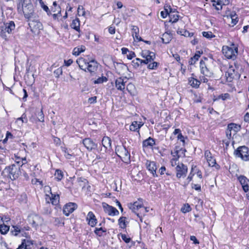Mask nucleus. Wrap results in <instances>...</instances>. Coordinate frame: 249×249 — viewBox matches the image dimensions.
<instances>
[{"label": "nucleus", "mask_w": 249, "mask_h": 249, "mask_svg": "<svg viewBox=\"0 0 249 249\" xmlns=\"http://www.w3.org/2000/svg\"><path fill=\"white\" fill-rule=\"evenodd\" d=\"M51 15L52 16L53 20L59 21L60 19L62 20V19L60 18H62L61 12H57L53 14L52 13V15Z\"/></svg>", "instance_id": "nucleus-60"}, {"label": "nucleus", "mask_w": 249, "mask_h": 249, "mask_svg": "<svg viewBox=\"0 0 249 249\" xmlns=\"http://www.w3.org/2000/svg\"><path fill=\"white\" fill-rule=\"evenodd\" d=\"M228 132L233 130L235 132H237L241 129V126L239 124L235 123H231L228 125Z\"/></svg>", "instance_id": "nucleus-46"}, {"label": "nucleus", "mask_w": 249, "mask_h": 249, "mask_svg": "<svg viewBox=\"0 0 249 249\" xmlns=\"http://www.w3.org/2000/svg\"><path fill=\"white\" fill-rule=\"evenodd\" d=\"M202 50L196 51L193 56L191 57L188 60L189 65H194L198 60L201 55L203 54Z\"/></svg>", "instance_id": "nucleus-33"}, {"label": "nucleus", "mask_w": 249, "mask_h": 249, "mask_svg": "<svg viewBox=\"0 0 249 249\" xmlns=\"http://www.w3.org/2000/svg\"><path fill=\"white\" fill-rule=\"evenodd\" d=\"M202 35L203 37L209 39L215 37V36L211 31H203L202 32Z\"/></svg>", "instance_id": "nucleus-54"}, {"label": "nucleus", "mask_w": 249, "mask_h": 249, "mask_svg": "<svg viewBox=\"0 0 249 249\" xmlns=\"http://www.w3.org/2000/svg\"><path fill=\"white\" fill-rule=\"evenodd\" d=\"M142 125L141 122L139 124L137 121H134L129 126V129L131 131L137 132L140 134V129Z\"/></svg>", "instance_id": "nucleus-38"}, {"label": "nucleus", "mask_w": 249, "mask_h": 249, "mask_svg": "<svg viewBox=\"0 0 249 249\" xmlns=\"http://www.w3.org/2000/svg\"><path fill=\"white\" fill-rule=\"evenodd\" d=\"M27 220L32 227L35 228H36L43 221V219L41 216L35 213H30L28 216Z\"/></svg>", "instance_id": "nucleus-12"}, {"label": "nucleus", "mask_w": 249, "mask_h": 249, "mask_svg": "<svg viewBox=\"0 0 249 249\" xmlns=\"http://www.w3.org/2000/svg\"><path fill=\"white\" fill-rule=\"evenodd\" d=\"M234 155L244 161H249V148L245 145L240 146L234 151Z\"/></svg>", "instance_id": "nucleus-7"}, {"label": "nucleus", "mask_w": 249, "mask_h": 249, "mask_svg": "<svg viewBox=\"0 0 249 249\" xmlns=\"http://www.w3.org/2000/svg\"><path fill=\"white\" fill-rule=\"evenodd\" d=\"M192 210L191 206L189 205V203H184L182 207H181L180 211L182 213H188Z\"/></svg>", "instance_id": "nucleus-57"}, {"label": "nucleus", "mask_w": 249, "mask_h": 249, "mask_svg": "<svg viewBox=\"0 0 249 249\" xmlns=\"http://www.w3.org/2000/svg\"><path fill=\"white\" fill-rule=\"evenodd\" d=\"M172 39V35L167 32L164 33L161 37L162 42L164 44L169 43Z\"/></svg>", "instance_id": "nucleus-45"}, {"label": "nucleus", "mask_w": 249, "mask_h": 249, "mask_svg": "<svg viewBox=\"0 0 249 249\" xmlns=\"http://www.w3.org/2000/svg\"><path fill=\"white\" fill-rule=\"evenodd\" d=\"M31 183L33 185H35L36 187L41 189L43 187V183L42 181L39 180L38 179L36 178H33L31 180Z\"/></svg>", "instance_id": "nucleus-53"}, {"label": "nucleus", "mask_w": 249, "mask_h": 249, "mask_svg": "<svg viewBox=\"0 0 249 249\" xmlns=\"http://www.w3.org/2000/svg\"><path fill=\"white\" fill-rule=\"evenodd\" d=\"M129 207L140 218L149 211L148 208L144 207L142 204L130 203Z\"/></svg>", "instance_id": "nucleus-9"}, {"label": "nucleus", "mask_w": 249, "mask_h": 249, "mask_svg": "<svg viewBox=\"0 0 249 249\" xmlns=\"http://www.w3.org/2000/svg\"><path fill=\"white\" fill-rule=\"evenodd\" d=\"M54 178L57 181H60L64 177L63 172L60 169H56L54 173Z\"/></svg>", "instance_id": "nucleus-50"}, {"label": "nucleus", "mask_w": 249, "mask_h": 249, "mask_svg": "<svg viewBox=\"0 0 249 249\" xmlns=\"http://www.w3.org/2000/svg\"><path fill=\"white\" fill-rule=\"evenodd\" d=\"M34 244V241L29 239H23L21 244L16 249H32Z\"/></svg>", "instance_id": "nucleus-23"}, {"label": "nucleus", "mask_w": 249, "mask_h": 249, "mask_svg": "<svg viewBox=\"0 0 249 249\" xmlns=\"http://www.w3.org/2000/svg\"><path fill=\"white\" fill-rule=\"evenodd\" d=\"M237 179L241 185L242 188L245 193L249 191V179L244 175L237 176Z\"/></svg>", "instance_id": "nucleus-15"}, {"label": "nucleus", "mask_w": 249, "mask_h": 249, "mask_svg": "<svg viewBox=\"0 0 249 249\" xmlns=\"http://www.w3.org/2000/svg\"><path fill=\"white\" fill-rule=\"evenodd\" d=\"M213 6L217 10H221L222 9V6L227 5L229 3V0H212Z\"/></svg>", "instance_id": "nucleus-34"}, {"label": "nucleus", "mask_w": 249, "mask_h": 249, "mask_svg": "<svg viewBox=\"0 0 249 249\" xmlns=\"http://www.w3.org/2000/svg\"><path fill=\"white\" fill-rule=\"evenodd\" d=\"M86 50V47L84 45H81L74 48L72 50V54L74 56H78L81 53Z\"/></svg>", "instance_id": "nucleus-43"}, {"label": "nucleus", "mask_w": 249, "mask_h": 249, "mask_svg": "<svg viewBox=\"0 0 249 249\" xmlns=\"http://www.w3.org/2000/svg\"><path fill=\"white\" fill-rule=\"evenodd\" d=\"M147 65V69L150 70H154L157 69L160 66V63L156 61H152Z\"/></svg>", "instance_id": "nucleus-52"}, {"label": "nucleus", "mask_w": 249, "mask_h": 249, "mask_svg": "<svg viewBox=\"0 0 249 249\" xmlns=\"http://www.w3.org/2000/svg\"><path fill=\"white\" fill-rule=\"evenodd\" d=\"M13 159L18 164L19 167H21L23 165L28 162L26 157H22L19 152L14 154V158H13Z\"/></svg>", "instance_id": "nucleus-27"}, {"label": "nucleus", "mask_w": 249, "mask_h": 249, "mask_svg": "<svg viewBox=\"0 0 249 249\" xmlns=\"http://www.w3.org/2000/svg\"><path fill=\"white\" fill-rule=\"evenodd\" d=\"M7 153V150L6 148L0 145V160H2L4 159Z\"/></svg>", "instance_id": "nucleus-56"}, {"label": "nucleus", "mask_w": 249, "mask_h": 249, "mask_svg": "<svg viewBox=\"0 0 249 249\" xmlns=\"http://www.w3.org/2000/svg\"><path fill=\"white\" fill-rule=\"evenodd\" d=\"M86 220L88 221V225L91 227H94L97 223V219L95 214L91 211L88 213Z\"/></svg>", "instance_id": "nucleus-29"}, {"label": "nucleus", "mask_w": 249, "mask_h": 249, "mask_svg": "<svg viewBox=\"0 0 249 249\" xmlns=\"http://www.w3.org/2000/svg\"><path fill=\"white\" fill-rule=\"evenodd\" d=\"M20 174L19 167L13 164L6 167L2 172V175L5 178L10 179L11 180L17 179Z\"/></svg>", "instance_id": "nucleus-4"}, {"label": "nucleus", "mask_w": 249, "mask_h": 249, "mask_svg": "<svg viewBox=\"0 0 249 249\" xmlns=\"http://www.w3.org/2000/svg\"><path fill=\"white\" fill-rule=\"evenodd\" d=\"M235 70L233 65L229 64V67L225 72V77L226 78V82H231L235 78Z\"/></svg>", "instance_id": "nucleus-16"}, {"label": "nucleus", "mask_w": 249, "mask_h": 249, "mask_svg": "<svg viewBox=\"0 0 249 249\" xmlns=\"http://www.w3.org/2000/svg\"><path fill=\"white\" fill-rule=\"evenodd\" d=\"M17 11L18 14H23L29 22L28 25L32 32L38 34L43 29V25L40 21L38 15L35 9L31 0H18Z\"/></svg>", "instance_id": "nucleus-1"}, {"label": "nucleus", "mask_w": 249, "mask_h": 249, "mask_svg": "<svg viewBox=\"0 0 249 249\" xmlns=\"http://www.w3.org/2000/svg\"><path fill=\"white\" fill-rule=\"evenodd\" d=\"M95 235L98 237L105 236L107 234V229L106 228H95L94 231Z\"/></svg>", "instance_id": "nucleus-39"}, {"label": "nucleus", "mask_w": 249, "mask_h": 249, "mask_svg": "<svg viewBox=\"0 0 249 249\" xmlns=\"http://www.w3.org/2000/svg\"><path fill=\"white\" fill-rule=\"evenodd\" d=\"M188 167L182 162L178 163L175 167L176 176L178 180L184 178L188 173Z\"/></svg>", "instance_id": "nucleus-11"}, {"label": "nucleus", "mask_w": 249, "mask_h": 249, "mask_svg": "<svg viewBox=\"0 0 249 249\" xmlns=\"http://www.w3.org/2000/svg\"><path fill=\"white\" fill-rule=\"evenodd\" d=\"M122 53L124 55L126 54V57L129 60H131L136 56L135 53L131 51H129L127 48L123 47L121 49Z\"/></svg>", "instance_id": "nucleus-37"}, {"label": "nucleus", "mask_w": 249, "mask_h": 249, "mask_svg": "<svg viewBox=\"0 0 249 249\" xmlns=\"http://www.w3.org/2000/svg\"><path fill=\"white\" fill-rule=\"evenodd\" d=\"M115 151L116 155L125 164L131 163V156L130 152L123 144L117 145L115 147Z\"/></svg>", "instance_id": "nucleus-5"}, {"label": "nucleus", "mask_w": 249, "mask_h": 249, "mask_svg": "<svg viewBox=\"0 0 249 249\" xmlns=\"http://www.w3.org/2000/svg\"><path fill=\"white\" fill-rule=\"evenodd\" d=\"M83 143L85 147L89 151L95 149L97 146L96 144L90 138L83 139Z\"/></svg>", "instance_id": "nucleus-30"}, {"label": "nucleus", "mask_w": 249, "mask_h": 249, "mask_svg": "<svg viewBox=\"0 0 249 249\" xmlns=\"http://www.w3.org/2000/svg\"><path fill=\"white\" fill-rule=\"evenodd\" d=\"M177 34L185 37H192L194 36L195 33L193 32H190L186 29L178 28L177 31Z\"/></svg>", "instance_id": "nucleus-41"}, {"label": "nucleus", "mask_w": 249, "mask_h": 249, "mask_svg": "<svg viewBox=\"0 0 249 249\" xmlns=\"http://www.w3.org/2000/svg\"><path fill=\"white\" fill-rule=\"evenodd\" d=\"M68 183L70 184L68 188L73 190H78L79 189H83L85 188L88 184L89 181L87 179L80 177L78 178L77 179L73 180L71 181L69 180Z\"/></svg>", "instance_id": "nucleus-8"}, {"label": "nucleus", "mask_w": 249, "mask_h": 249, "mask_svg": "<svg viewBox=\"0 0 249 249\" xmlns=\"http://www.w3.org/2000/svg\"><path fill=\"white\" fill-rule=\"evenodd\" d=\"M71 27L75 30L76 31L80 33L81 32L80 30V21L79 19L77 18L72 20L71 23L70 25Z\"/></svg>", "instance_id": "nucleus-40"}, {"label": "nucleus", "mask_w": 249, "mask_h": 249, "mask_svg": "<svg viewBox=\"0 0 249 249\" xmlns=\"http://www.w3.org/2000/svg\"><path fill=\"white\" fill-rule=\"evenodd\" d=\"M98 63L96 61L93 60H91L87 65V68H86V71H88L90 73L91 75H94L98 70Z\"/></svg>", "instance_id": "nucleus-26"}, {"label": "nucleus", "mask_w": 249, "mask_h": 249, "mask_svg": "<svg viewBox=\"0 0 249 249\" xmlns=\"http://www.w3.org/2000/svg\"><path fill=\"white\" fill-rule=\"evenodd\" d=\"M125 78L119 77L115 80V87L118 91L122 92L123 93H125V83L126 81H124Z\"/></svg>", "instance_id": "nucleus-17"}, {"label": "nucleus", "mask_w": 249, "mask_h": 249, "mask_svg": "<svg viewBox=\"0 0 249 249\" xmlns=\"http://www.w3.org/2000/svg\"><path fill=\"white\" fill-rule=\"evenodd\" d=\"M103 205L105 212L110 216L118 215L119 214V211L117 209L112 206L109 205L107 203H104Z\"/></svg>", "instance_id": "nucleus-25"}, {"label": "nucleus", "mask_w": 249, "mask_h": 249, "mask_svg": "<svg viewBox=\"0 0 249 249\" xmlns=\"http://www.w3.org/2000/svg\"><path fill=\"white\" fill-rule=\"evenodd\" d=\"M129 221L127 220V218L125 216H121L118 219V225L119 228L124 230L126 231L127 225L128 224Z\"/></svg>", "instance_id": "nucleus-36"}, {"label": "nucleus", "mask_w": 249, "mask_h": 249, "mask_svg": "<svg viewBox=\"0 0 249 249\" xmlns=\"http://www.w3.org/2000/svg\"><path fill=\"white\" fill-rule=\"evenodd\" d=\"M208 61L207 57H203L199 62L200 75L199 79L202 83L207 84L213 76V72L208 67Z\"/></svg>", "instance_id": "nucleus-2"}, {"label": "nucleus", "mask_w": 249, "mask_h": 249, "mask_svg": "<svg viewBox=\"0 0 249 249\" xmlns=\"http://www.w3.org/2000/svg\"><path fill=\"white\" fill-rule=\"evenodd\" d=\"M230 16L231 20V24H230V25L233 27L238 23L239 20L238 17L235 13L231 14Z\"/></svg>", "instance_id": "nucleus-49"}, {"label": "nucleus", "mask_w": 249, "mask_h": 249, "mask_svg": "<svg viewBox=\"0 0 249 249\" xmlns=\"http://www.w3.org/2000/svg\"><path fill=\"white\" fill-rule=\"evenodd\" d=\"M115 194H111L110 193H102L100 195V197L101 198L108 197L110 198L111 201H112L113 202H120L116 198V196H115Z\"/></svg>", "instance_id": "nucleus-42"}, {"label": "nucleus", "mask_w": 249, "mask_h": 249, "mask_svg": "<svg viewBox=\"0 0 249 249\" xmlns=\"http://www.w3.org/2000/svg\"><path fill=\"white\" fill-rule=\"evenodd\" d=\"M51 13L53 14L57 12H61V7L57 3L56 1H53V6L51 7Z\"/></svg>", "instance_id": "nucleus-48"}, {"label": "nucleus", "mask_w": 249, "mask_h": 249, "mask_svg": "<svg viewBox=\"0 0 249 249\" xmlns=\"http://www.w3.org/2000/svg\"><path fill=\"white\" fill-rule=\"evenodd\" d=\"M21 231V228L18 226H13L11 230L12 234L14 236H18Z\"/></svg>", "instance_id": "nucleus-51"}, {"label": "nucleus", "mask_w": 249, "mask_h": 249, "mask_svg": "<svg viewBox=\"0 0 249 249\" xmlns=\"http://www.w3.org/2000/svg\"><path fill=\"white\" fill-rule=\"evenodd\" d=\"M145 166L147 170L152 174L153 177L155 178L158 177L156 172L157 166L155 161L147 160L145 163Z\"/></svg>", "instance_id": "nucleus-19"}, {"label": "nucleus", "mask_w": 249, "mask_h": 249, "mask_svg": "<svg viewBox=\"0 0 249 249\" xmlns=\"http://www.w3.org/2000/svg\"><path fill=\"white\" fill-rule=\"evenodd\" d=\"M63 66L60 67L53 71V74L55 78H59L63 73Z\"/></svg>", "instance_id": "nucleus-59"}, {"label": "nucleus", "mask_w": 249, "mask_h": 249, "mask_svg": "<svg viewBox=\"0 0 249 249\" xmlns=\"http://www.w3.org/2000/svg\"><path fill=\"white\" fill-rule=\"evenodd\" d=\"M201 182L199 183H192L191 184V187L193 189L195 190L196 191L198 192H201Z\"/></svg>", "instance_id": "nucleus-64"}, {"label": "nucleus", "mask_w": 249, "mask_h": 249, "mask_svg": "<svg viewBox=\"0 0 249 249\" xmlns=\"http://www.w3.org/2000/svg\"><path fill=\"white\" fill-rule=\"evenodd\" d=\"M196 174L197 177L201 180V182L202 183V173L200 169L197 168L196 165L194 164L192 165L191 171L187 178L188 182H190L191 181H192L193 177Z\"/></svg>", "instance_id": "nucleus-14"}, {"label": "nucleus", "mask_w": 249, "mask_h": 249, "mask_svg": "<svg viewBox=\"0 0 249 249\" xmlns=\"http://www.w3.org/2000/svg\"><path fill=\"white\" fill-rule=\"evenodd\" d=\"M120 235L121 236L122 240L125 243H129L131 240V238L125 234H123V233H120L118 234V236H120Z\"/></svg>", "instance_id": "nucleus-62"}, {"label": "nucleus", "mask_w": 249, "mask_h": 249, "mask_svg": "<svg viewBox=\"0 0 249 249\" xmlns=\"http://www.w3.org/2000/svg\"><path fill=\"white\" fill-rule=\"evenodd\" d=\"M200 79H197L195 73H192L191 76L188 78V83L192 88L195 89L199 88L201 83Z\"/></svg>", "instance_id": "nucleus-18"}, {"label": "nucleus", "mask_w": 249, "mask_h": 249, "mask_svg": "<svg viewBox=\"0 0 249 249\" xmlns=\"http://www.w3.org/2000/svg\"><path fill=\"white\" fill-rule=\"evenodd\" d=\"M231 98L230 94L228 93H222L219 95L218 96H214L213 101V102H215L220 99H221L223 101H225L228 99H230Z\"/></svg>", "instance_id": "nucleus-44"}, {"label": "nucleus", "mask_w": 249, "mask_h": 249, "mask_svg": "<svg viewBox=\"0 0 249 249\" xmlns=\"http://www.w3.org/2000/svg\"><path fill=\"white\" fill-rule=\"evenodd\" d=\"M142 59L137 58L132 61V65L134 69H137L139 67L140 65L143 64L142 63Z\"/></svg>", "instance_id": "nucleus-55"}, {"label": "nucleus", "mask_w": 249, "mask_h": 249, "mask_svg": "<svg viewBox=\"0 0 249 249\" xmlns=\"http://www.w3.org/2000/svg\"><path fill=\"white\" fill-rule=\"evenodd\" d=\"M77 208L76 203H66L63 207V212L66 216H68Z\"/></svg>", "instance_id": "nucleus-24"}, {"label": "nucleus", "mask_w": 249, "mask_h": 249, "mask_svg": "<svg viewBox=\"0 0 249 249\" xmlns=\"http://www.w3.org/2000/svg\"><path fill=\"white\" fill-rule=\"evenodd\" d=\"M222 53L227 59L235 61L238 54V46L234 43L230 45H224L222 48Z\"/></svg>", "instance_id": "nucleus-3"}, {"label": "nucleus", "mask_w": 249, "mask_h": 249, "mask_svg": "<svg viewBox=\"0 0 249 249\" xmlns=\"http://www.w3.org/2000/svg\"><path fill=\"white\" fill-rule=\"evenodd\" d=\"M18 199L20 202H27L28 201L27 194L25 193H22L19 196Z\"/></svg>", "instance_id": "nucleus-61"}, {"label": "nucleus", "mask_w": 249, "mask_h": 249, "mask_svg": "<svg viewBox=\"0 0 249 249\" xmlns=\"http://www.w3.org/2000/svg\"><path fill=\"white\" fill-rule=\"evenodd\" d=\"M111 140L107 136H104L102 140V145L105 148V151H110L112 149Z\"/></svg>", "instance_id": "nucleus-32"}, {"label": "nucleus", "mask_w": 249, "mask_h": 249, "mask_svg": "<svg viewBox=\"0 0 249 249\" xmlns=\"http://www.w3.org/2000/svg\"><path fill=\"white\" fill-rule=\"evenodd\" d=\"M171 155L172 156V159L176 160H179L180 156L179 155V150L178 149H175L174 151H171Z\"/></svg>", "instance_id": "nucleus-63"}, {"label": "nucleus", "mask_w": 249, "mask_h": 249, "mask_svg": "<svg viewBox=\"0 0 249 249\" xmlns=\"http://www.w3.org/2000/svg\"><path fill=\"white\" fill-rule=\"evenodd\" d=\"M156 140L151 137H149L145 140H144L142 142V147L143 150L144 149H153L156 145Z\"/></svg>", "instance_id": "nucleus-20"}, {"label": "nucleus", "mask_w": 249, "mask_h": 249, "mask_svg": "<svg viewBox=\"0 0 249 249\" xmlns=\"http://www.w3.org/2000/svg\"><path fill=\"white\" fill-rule=\"evenodd\" d=\"M9 230V226L5 225L4 223L0 225V232L1 234H6Z\"/></svg>", "instance_id": "nucleus-58"}, {"label": "nucleus", "mask_w": 249, "mask_h": 249, "mask_svg": "<svg viewBox=\"0 0 249 249\" xmlns=\"http://www.w3.org/2000/svg\"><path fill=\"white\" fill-rule=\"evenodd\" d=\"M204 156L209 167H213L216 170L220 169V166L216 162L213 155L209 150L204 151Z\"/></svg>", "instance_id": "nucleus-10"}, {"label": "nucleus", "mask_w": 249, "mask_h": 249, "mask_svg": "<svg viewBox=\"0 0 249 249\" xmlns=\"http://www.w3.org/2000/svg\"><path fill=\"white\" fill-rule=\"evenodd\" d=\"M141 56L144 58V59H142V63L146 65L153 61L156 58L155 53L149 50L142 51Z\"/></svg>", "instance_id": "nucleus-13"}, {"label": "nucleus", "mask_w": 249, "mask_h": 249, "mask_svg": "<svg viewBox=\"0 0 249 249\" xmlns=\"http://www.w3.org/2000/svg\"><path fill=\"white\" fill-rule=\"evenodd\" d=\"M131 28V34L134 40L137 42L143 41L139 35V28L137 26L132 25Z\"/></svg>", "instance_id": "nucleus-31"}, {"label": "nucleus", "mask_w": 249, "mask_h": 249, "mask_svg": "<svg viewBox=\"0 0 249 249\" xmlns=\"http://www.w3.org/2000/svg\"><path fill=\"white\" fill-rule=\"evenodd\" d=\"M15 29V24L13 21L3 23L0 26V36L5 40L8 39L7 34H11Z\"/></svg>", "instance_id": "nucleus-6"}, {"label": "nucleus", "mask_w": 249, "mask_h": 249, "mask_svg": "<svg viewBox=\"0 0 249 249\" xmlns=\"http://www.w3.org/2000/svg\"><path fill=\"white\" fill-rule=\"evenodd\" d=\"M173 135H177V138L178 140L182 142L183 144L184 145L185 143V139L187 137H185L181 133V131L179 128H176L173 132Z\"/></svg>", "instance_id": "nucleus-35"}, {"label": "nucleus", "mask_w": 249, "mask_h": 249, "mask_svg": "<svg viewBox=\"0 0 249 249\" xmlns=\"http://www.w3.org/2000/svg\"><path fill=\"white\" fill-rule=\"evenodd\" d=\"M168 9H169V14L168 15L169 18V21L172 23L177 22L180 17L178 12L173 11L170 6H168Z\"/></svg>", "instance_id": "nucleus-28"}, {"label": "nucleus", "mask_w": 249, "mask_h": 249, "mask_svg": "<svg viewBox=\"0 0 249 249\" xmlns=\"http://www.w3.org/2000/svg\"><path fill=\"white\" fill-rule=\"evenodd\" d=\"M90 60L89 59L88 56H84V57H80L76 60V63L78 64L79 67L81 70L86 71V68H87V65L90 62Z\"/></svg>", "instance_id": "nucleus-21"}, {"label": "nucleus", "mask_w": 249, "mask_h": 249, "mask_svg": "<svg viewBox=\"0 0 249 249\" xmlns=\"http://www.w3.org/2000/svg\"><path fill=\"white\" fill-rule=\"evenodd\" d=\"M49 194L45 195L46 202H59L60 196L57 193H52L51 188H49Z\"/></svg>", "instance_id": "nucleus-22"}, {"label": "nucleus", "mask_w": 249, "mask_h": 249, "mask_svg": "<svg viewBox=\"0 0 249 249\" xmlns=\"http://www.w3.org/2000/svg\"><path fill=\"white\" fill-rule=\"evenodd\" d=\"M125 90H127L129 94L132 96L134 95L136 88L135 85L132 83H129L125 86Z\"/></svg>", "instance_id": "nucleus-47"}]
</instances>
